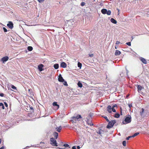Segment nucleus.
Returning <instances> with one entry per match:
<instances>
[{
	"label": "nucleus",
	"instance_id": "obj_1",
	"mask_svg": "<svg viewBox=\"0 0 149 149\" xmlns=\"http://www.w3.org/2000/svg\"><path fill=\"white\" fill-rule=\"evenodd\" d=\"M108 125L107 126V128L108 129H110L113 127L114 125L116 123V121L115 120H112L109 121Z\"/></svg>",
	"mask_w": 149,
	"mask_h": 149
},
{
	"label": "nucleus",
	"instance_id": "obj_2",
	"mask_svg": "<svg viewBox=\"0 0 149 149\" xmlns=\"http://www.w3.org/2000/svg\"><path fill=\"white\" fill-rule=\"evenodd\" d=\"M50 144L52 145L53 146H58L56 141L54 138L53 137L51 138L50 139Z\"/></svg>",
	"mask_w": 149,
	"mask_h": 149
},
{
	"label": "nucleus",
	"instance_id": "obj_3",
	"mask_svg": "<svg viewBox=\"0 0 149 149\" xmlns=\"http://www.w3.org/2000/svg\"><path fill=\"white\" fill-rule=\"evenodd\" d=\"M101 12L103 14H107L108 15H110L111 13L110 10H109L107 11V9L105 8L102 9Z\"/></svg>",
	"mask_w": 149,
	"mask_h": 149
},
{
	"label": "nucleus",
	"instance_id": "obj_4",
	"mask_svg": "<svg viewBox=\"0 0 149 149\" xmlns=\"http://www.w3.org/2000/svg\"><path fill=\"white\" fill-rule=\"evenodd\" d=\"M125 121L126 123H128L131 121V117L130 116H126L125 119Z\"/></svg>",
	"mask_w": 149,
	"mask_h": 149
},
{
	"label": "nucleus",
	"instance_id": "obj_5",
	"mask_svg": "<svg viewBox=\"0 0 149 149\" xmlns=\"http://www.w3.org/2000/svg\"><path fill=\"white\" fill-rule=\"evenodd\" d=\"M8 59L9 57L8 56H5L1 58V61L3 63H4L8 60Z\"/></svg>",
	"mask_w": 149,
	"mask_h": 149
},
{
	"label": "nucleus",
	"instance_id": "obj_6",
	"mask_svg": "<svg viewBox=\"0 0 149 149\" xmlns=\"http://www.w3.org/2000/svg\"><path fill=\"white\" fill-rule=\"evenodd\" d=\"M86 119L87 120L86 122L89 125H90V126H93V123H92V120L90 118H89L88 117L86 118Z\"/></svg>",
	"mask_w": 149,
	"mask_h": 149
},
{
	"label": "nucleus",
	"instance_id": "obj_7",
	"mask_svg": "<svg viewBox=\"0 0 149 149\" xmlns=\"http://www.w3.org/2000/svg\"><path fill=\"white\" fill-rule=\"evenodd\" d=\"M7 26L10 29H12L13 28V24L11 22H9L7 24Z\"/></svg>",
	"mask_w": 149,
	"mask_h": 149
},
{
	"label": "nucleus",
	"instance_id": "obj_8",
	"mask_svg": "<svg viewBox=\"0 0 149 149\" xmlns=\"http://www.w3.org/2000/svg\"><path fill=\"white\" fill-rule=\"evenodd\" d=\"M58 81L60 82H63L64 81V79H63L61 74H60L58 76Z\"/></svg>",
	"mask_w": 149,
	"mask_h": 149
},
{
	"label": "nucleus",
	"instance_id": "obj_9",
	"mask_svg": "<svg viewBox=\"0 0 149 149\" xmlns=\"http://www.w3.org/2000/svg\"><path fill=\"white\" fill-rule=\"evenodd\" d=\"M82 117L81 115H78L76 117H73L72 118L73 119V120H75L76 121V120L78 119L79 118H81Z\"/></svg>",
	"mask_w": 149,
	"mask_h": 149
},
{
	"label": "nucleus",
	"instance_id": "obj_10",
	"mask_svg": "<svg viewBox=\"0 0 149 149\" xmlns=\"http://www.w3.org/2000/svg\"><path fill=\"white\" fill-rule=\"evenodd\" d=\"M139 59L140 60V61L144 64H146L147 63V62L146 61V59L142 57H141L139 58Z\"/></svg>",
	"mask_w": 149,
	"mask_h": 149
},
{
	"label": "nucleus",
	"instance_id": "obj_11",
	"mask_svg": "<svg viewBox=\"0 0 149 149\" xmlns=\"http://www.w3.org/2000/svg\"><path fill=\"white\" fill-rule=\"evenodd\" d=\"M43 67V65L42 64H40L38 65V69L41 72L43 70L42 68Z\"/></svg>",
	"mask_w": 149,
	"mask_h": 149
},
{
	"label": "nucleus",
	"instance_id": "obj_12",
	"mask_svg": "<svg viewBox=\"0 0 149 149\" xmlns=\"http://www.w3.org/2000/svg\"><path fill=\"white\" fill-rule=\"evenodd\" d=\"M112 107L111 105H108L107 107V110L109 113H111Z\"/></svg>",
	"mask_w": 149,
	"mask_h": 149
},
{
	"label": "nucleus",
	"instance_id": "obj_13",
	"mask_svg": "<svg viewBox=\"0 0 149 149\" xmlns=\"http://www.w3.org/2000/svg\"><path fill=\"white\" fill-rule=\"evenodd\" d=\"M60 66L61 68H64L66 67L67 65L65 62H62L61 63Z\"/></svg>",
	"mask_w": 149,
	"mask_h": 149
},
{
	"label": "nucleus",
	"instance_id": "obj_14",
	"mask_svg": "<svg viewBox=\"0 0 149 149\" xmlns=\"http://www.w3.org/2000/svg\"><path fill=\"white\" fill-rule=\"evenodd\" d=\"M121 54V52L120 51L117 50L115 51L114 54L115 56H118L120 54Z\"/></svg>",
	"mask_w": 149,
	"mask_h": 149
},
{
	"label": "nucleus",
	"instance_id": "obj_15",
	"mask_svg": "<svg viewBox=\"0 0 149 149\" xmlns=\"http://www.w3.org/2000/svg\"><path fill=\"white\" fill-rule=\"evenodd\" d=\"M137 87L138 89V91L139 92V91H141L143 88L142 86L140 85H137Z\"/></svg>",
	"mask_w": 149,
	"mask_h": 149
},
{
	"label": "nucleus",
	"instance_id": "obj_16",
	"mask_svg": "<svg viewBox=\"0 0 149 149\" xmlns=\"http://www.w3.org/2000/svg\"><path fill=\"white\" fill-rule=\"evenodd\" d=\"M62 127L61 126H60L59 127H57L56 128V131L58 132H60L61 130L62 129Z\"/></svg>",
	"mask_w": 149,
	"mask_h": 149
},
{
	"label": "nucleus",
	"instance_id": "obj_17",
	"mask_svg": "<svg viewBox=\"0 0 149 149\" xmlns=\"http://www.w3.org/2000/svg\"><path fill=\"white\" fill-rule=\"evenodd\" d=\"M58 133L56 132H54L53 134L55 138L56 139H57L58 136Z\"/></svg>",
	"mask_w": 149,
	"mask_h": 149
},
{
	"label": "nucleus",
	"instance_id": "obj_18",
	"mask_svg": "<svg viewBox=\"0 0 149 149\" xmlns=\"http://www.w3.org/2000/svg\"><path fill=\"white\" fill-rule=\"evenodd\" d=\"M110 20L111 22L113 24H116L117 23L116 21L113 18H111Z\"/></svg>",
	"mask_w": 149,
	"mask_h": 149
},
{
	"label": "nucleus",
	"instance_id": "obj_19",
	"mask_svg": "<svg viewBox=\"0 0 149 149\" xmlns=\"http://www.w3.org/2000/svg\"><path fill=\"white\" fill-rule=\"evenodd\" d=\"M54 106H56L57 107L58 109L59 107V105L56 102H54L52 104Z\"/></svg>",
	"mask_w": 149,
	"mask_h": 149
},
{
	"label": "nucleus",
	"instance_id": "obj_20",
	"mask_svg": "<svg viewBox=\"0 0 149 149\" xmlns=\"http://www.w3.org/2000/svg\"><path fill=\"white\" fill-rule=\"evenodd\" d=\"M54 68L56 69H58L59 68V65L58 64L56 63L54 65Z\"/></svg>",
	"mask_w": 149,
	"mask_h": 149
},
{
	"label": "nucleus",
	"instance_id": "obj_21",
	"mask_svg": "<svg viewBox=\"0 0 149 149\" xmlns=\"http://www.w3.org/2000/svg\"><path fill=\"white\" fill-rule=\"evenodd\" d=\"M77 85L80 88H81L82 87V84L80 81L78 82Z\"/></svg>",
	"mask_w": 149,
	"mask_h": 149
},
{
	"label": "nucleus",
	"instance_id": "obj_22",
	"mask_svg": "<svg viewBox=\"0 0 149 149\" xmlns=\"http://www.w3.org/2000/svg\"><path fill=\"white\" fill-rule=\"evenodd\" d=\"M120 115L119 113H116L114 117L115 118H118L120 117Z\"/></svg>",
	"mask_w": 149,
	"mask_h": 149
},
{
	"label": "nucleus",
	"instance_id": "obj_23",
	"mask_svg": "<svg viewBox=\"0 0 149 149\" xmlns=\"http://www.w3.org/2000/svg\"><path fill=\"white\" fill-rule=\"evenodd\" d=\"M27 49L29 51H31L33 50V48L31 46H28L27 47Z\"/></svg>",
	"mask_w": 149,
	"mask_h": 149
},
{
	"label": "nucleus",
	"instance_id": "obj_24",
	"mask_svg": "<svg viewBox=\"0 0 149 149\" xmlns=\"http://www.w3.org/2000/svg\"><path fill=\"white\" fill-rule=\"evenodd\" d=\"M147 111H149V109L148 108V107H146V108H145V111H144V113H145L146 114H147L148 113H149L147 112Z\"/></svg>",
	"mask_w": 149,
	"mask_h": 149
},
{
	"label": "nucleus",
	"instance_id": "obj_25",
	"mask_svg": "<svg viewBox=\"0 0 149 149\" xmlns=\"http://www.w3.org/2000/svg\"><path fill=\"white\" fill-rule=\"evenodd\" d=\"M139 134V132H136L135 133H134V134H133L132 136V137H134L138 135V134Z\"/></svg>",
	"mask_w": 149,
	"mask_h": 149
},
{
	"label": "nucleus",
	"instance_id": "obj_26",
	"mask_svg": "<svg viewBox=\"0 0 149 149\" xmlns=\"http://www.w3.org/2000/svg\"><path fill=\"white\" fill-rule=\"evenodd\" d=\"M10 87L12 89L17 90V88L13 85H11Z\"/></svg>",
	"mask_w": 149,
	"mask_h": 149
},
{
	"label": "nucleus",
	"instance_id": "obj_27",
	"mask_svg": "<svg viewBox=\"0 0 149 149\" xmlns=\"http://www.w3.org/2000/svg\"><path fill=\"white\" fill-rule=\"evenodd\" d=\"M142 111L140 112V115L141 116L143 113H144L145 110L143 108H142L141 109Z\"/></svg>",
	"mask_w": 149,
	"mask_h": 149
},
{
	"label": "nucleus",
	"instance_id": "obj_28",
	"mask_svg": "<svg viewBox=\"0 0 149 149\" xmlns=\"http://www.w3.org/2000/svg\"><path fill=\"white\" fill-rule=\"evenodd\" d=\"M78 67L79 68H81L82 66V64L81 63H80L79 62H78Z\"/></svg>",
	"mask_w": 149,
	"mask_h": 149
},
{
	"label": "nucleus",
	"instance_id": "obj_29",
	"mask_svg": "<svg viewBox=\"0 0 149 149\" xmlns=\"http://www.w3.org/2000/svg\"><path fill=\"white\" fill-rule=\"evenodd\" d=\"M63 146L65 147H68L70 148V146L68 144H64L63 145Z\"/></svg>",
	"mask_w": 149,
	"mask_h": 149
},
{
	"label": "nucleus",
	"instance_id": "obj_30",
	"mask_svg": "<svg viewBox=\"0 0 149 149\" xmlns=\"http://www.w3.org/2000/svg\"><path fill=\"white\" fill-rule=\"evenodd\" d=\"M0 106L2 107L3 109H5L3 103L1 102L0 103Z\"/></svg>",
	"mask_w": 149,
	"mask_h": 149
},
{
	"label": "nucleus",
	"instance_id": "obj_31",
	"mask_svg": "<svg viewBox=\"0 0 149 149\" xmlns=\"http://www.w3.org/2000/svg\"><path fill=\"white\" fill-rule=\"evenodd\" d=\"M101 130H102L101 129H100L98 131V132H97V133L99 134L101 136Z\"/></svg>",
	"mask_w": 149,
	"mask_h": 149
},
{
	"label": "nucleus",
	"instance_id": "obj_32",
	"mask_svg": "<svg viewBox=\"0 0 149 149\" xmlns=\"http://www.w3.org/2000/svg\"><path fill=\"white\" fill-rule=\"evenodd\" d=\"M102 117H104L106 119V120L107 122H108L109 121L107 116H102Z\"/></svg>",
	"mask_w": 149,
	"mask_h": 149
},
{
	"label": "nucleus",
	"instance_id": "obj_33",
	"mask_svg": "<svg viewBox=\"0 0 149 149\" xmlns=\"http://www.w3.org/2000/svg\"><path fill=\"white\" fill-rule=\"evenodd\" d=\"M123 145L124 146H126V141H123Z\"/></svg>",
	"mask_w": 149,
	"mask_h": 149
},
{
	"label": "nucleus",
	"instance_id": "obj_34",
	"mask_svg": "<svg viewBox=\"0 0 149 149\" xmlns=\"http://www.w3.org/2000/svg\"><path fill=\"white\" fill-rule=\"evenodd\" d=\"M63 84L64 85H65V86H68V84H67V82H66V81H65V80H64V81L63 82Z\"/></svg>",
	"mask_w": 149,
	"mask_h": 149
},
{
	"label": "nucleus",
	"instance_id": "obj_35",
	"mask_svg": "<svg viewBox=\"0 0 149 149\" xmlns=\"http://www.w3.org/2000/svg\"><path fill=\"white\" fill-rule=\"evenodd\" d=\"M85 3L84 2H82L81 3V5L82 6H84L85 4Z\"/></svg>",
	"mask_w": 149,
	"mask_h": 149
},
{
	"label": "nucleus",
	"instance_id": "obj_36",
	"mask_svg": "<svg viewBox=\"0 0 149 149\" xmlns=\"http://www.w3.org/2000/svg\"><path fill=\"white\" fill-rule=\"evenodd\" d=\"M132 137V136H129L126 138V139L127 140H129L130 138Z\"/></svg>",
	"mask_w": 149,
	"mask_h": 149
},
{
	"label": "nucleus",
	"instance_id": "obj_37",
	"mask_svg": "<svg viewBox=\"0 0 149 149\" xmlns=\"http://www.w3.org/2000/svg\"><path fill=\"white\" fill-rule=\"evenodd\" d=\"M126 44L129 46H130L131 45V43L130 42H127Z\"/></svg>",
	"mask_w": 149,
	"mask_h": 149
},
{
	"label": "nucleus",
	"instance_id": "obj_38",
	"mask_svg": "<svg viewBox=\"0 0 149 149\" xmlns=\"http://www.w3.org/2000/svg\"><path fill=\"white\" fill-rule=\"evenodd\" d=\"M3 30L5 32H6L7 31V29L5 27H3Z\"/></svg>",
	"mask_w": 149,
	"mask_h": 149
},
{
	"label": "nucleus",
	"instance_id": "obj_39",
	"mask_svg": "<svg viewBox=\"0 0 149 149\" xmlns=\"http://www.w3.org/2000/svg\"><path fill=\"white\" fill-rule=\"evenodd\" d=\"M111 110H112V111L113 112H116V110L114 109V108L112 107Z\"/></svg>",
	"mask_w": 149,
	"mask_h": 149
},
{
	"label": "nucleus",
	"instance_id": "obj_40",
	"mask_svg": "<svg viewBox=\"0 0 149 149\" xmlns=\"http://www.w3.org/2000/svg\"><path fill=\"white\" fill-rule=\"evenodd\" d=\"M93 56L94 54H89V56L90 57H92Z\"/></svg>",
	"mask_w": 149,
	"mask_h": 149
},
{
	"label": "nucleus",
	"instance_id": "obj_41",
	"mask_svg": "<svg viewBox=\"0 0 149 149\" xmlns=\"http://www.w3.org/2000/svg\"><path fill=\"white\" fill-rule=\"evenodd\" d=\"M4 105H5V106L6 107H8V104L6 102H4Z\"/></svg>",
	"mask_w": 149,
	"mask_h": 149
},
{
	"label": "nucleus",
	"instance_id": "obj_42",
	"mask_svg": "<svg viewBox=\"0 0 149 149\" xmlns=\"http://www.w3.org/2000/svg\"><path fill=\"white\" fill-rule=\"evenodd\" d=\"M40 3H42L45 0H38Z\"/></svg>",
	"mask_w": 149,
	"mask_h": 149
},
{
	"label": "nucleus",
	"instance_id": "obj_43",
	"mask_svg": "<svg viewBox=\"0 0 149 149\" xmlns=\"http://www.w3.org/2000/svg\"><path fill=\"white\" fill-rule=\"evenodd\" d=\"M120 43V42L119 41H116V45H118V44H119Z\"/></svg>",
	"mask_w": 149,
	"mask_h": 149
},
{
	"label": "nucleus",
	"instance_id": "obj_44",
	"mask_svg": "<svg viewBox=\"0 0 149 149\" xmlns=\"http://www.w3.org/2000/svg\"><path fill=\"white\" fill-rule=\"evenodd\" d=\"M4 94L3 93H0V96L1 97H3L4 96Z\"/></svg>",
	"mask_w": 149,
	"mask_h": 149
},
{
	"label": "nucleus",
	"instance_id": "obj_45",
	"mask_svg": "<svg viewBox=\"0 0 149 149\" xmlns=\"http://www.w3.org/2000/svg\"><path fill=\"white\" fill-rule=\"evenodd\" d=\"M117 105L116 104H115L114 105H113L112 107L114 108L115 107H117Z\"/></svg>",
	"mask_w": 149,
	"mask_h": 149
},
{
	"label": "nucleus",
	"instance_id": "obj_46",
	"mask_svg": "<svg viewBox=\"0 0 149 149\" xmlns=\"http://www.w3.org/2000/svg\"><path fill=\"white\" fill-rule=\"evenodd\" d=\"M72 149H77L76 148V146H73L72 147Z\"/></svg>",
	"mask_w": 149,
	"mask_h": 149
},
{
	"label": "nucleus",
	"instance_id": "obj_47",
	"mask_svg": "<svg viewBox=\"0 0 149 149\" xmlns=\"http://www.w3.org/2000/svg\"><path fill=\"white\" fill-rule=\"evenodd\" d=\"M30 109H31V110H32L33 111V107H30Z\"/></svg>",
	"mask_w": 149,
	"mask_h": 149
},
{
	"label": "nucleus",
	"instance_id": "obj_48",
	"mask_svg": "<svg viewBox=\"0 0 149 149\" xmlns=\"http://www.w3.org/2000/svg\"><path fill=\"white\" fill-rule=\"evenodd\" d=\"M120 114L121 115H122V109L121 108H120Z\"/></svg>",
	"mask_w": 149,
	"mask_h": 149
},
{
	"label": "nucleus",
	"instance_id": "obj_49",
	"mask_svg": "<svg viewBox=\"0 0 149 149\" xmlns=\"http://www.w3.org/2000/svg\"><path fill=\"white\" fill-rule=\"evenodd\" d=\"M89 116V117H90V118H91V117H92V116H93V114H92L91 113H90V114Z\"/></svg>",
	"mask_w": 149,
	"mask_h": 149
},
{
	"label": "nucleus",
	"instance_id": "obj_50",
	"mask_svg": "<svg viewBox=\"0 0 149 149\" xmlns=\"http://www.w3.org/2000/svg\"><path fill=\"white\" fill-rule=\"evenodd\" d=\"M77 149H79L80 148V147L79 146H77Z\"/></svg>",
	"mask_w": 149,
	"mask_h": 149
},
{
	"label": "nucleus",
	"instance_id": "obj_51",
	"mask_svg": "<svg viewBox=\"0 0 149 149\" xmlns=\"http://www.w3.org/2000/svg\"><path fill=\"white\" fill-rule=\"evenodd\" d=\"M129 107L130 108L131 107H132V105L131 104H129Z\"/></svg>",
	"mask_w": 149,
	"mask_h": 149
},
{
	"label": "nucleus",
	"instance_id": "obj_52",
	"mask_svg": "<svg viewBox=\"0 0 149 149\" xmlns=\"http://www.w3.org/2000/svg\"><path fill=\"white\" fill-rule=\"evenodd\" d=\"M100 5L101 6H102L103 5V4L102 3H101L100 4Z\"/></svg>",
	"mask_w": 149,
	"mask_h": 149
},
{
	"label": "nucleus",
	"instance_id": "obj_53",
	"mask_svg": "<svg viewBox=\"0 0 149 149\" xmlns=\"http://www.w3.org/2000/svg\"><path fill=\"white\" fill-rule=\"evenodd\" d=\"M4 149V147L2 146L1 148H0V149Z\"/></svg>",
	"mask_w": 149,
	"mask_h": 149
},
{
	"label": "nucleus",
	"instance_id": "obj_54",
	"mask_svg": "<svg viewBox=\"0 0 149 149\" xmlns=\"http://www.w3.org/2000/svg\"><path fill=\"white\" fill-rule=\"evenodd\" d=\"M57 148H59V149H64L65 148H60L59 147H58Z\"/></svg>",
	"mask_w": 149,
	"mask_h": 149
},
{
	"label": "nucleus",
	"instance_id": "obj_55",
	"mask_svg": "<svg viewBox=\"0 0 149 149\" xmlns=\"http://www.w3.org/2000/svg\"><path fill=\"white\" fill-rule=\"evenodd\" d=\"M32 146L33 147H36V145H33Z\"/></svg>",
	"mask_w": 149,
	"mask_h": 149
},
{
	"label": "nucleus",
	"instance_id": "obj_56",
	"mask_svg": "<svg viewBox=\"0 0 149 149\" xmlns=\"http://www.w3.org/2000/svg\"><path fill=\"white\" fill-rule=\"evenodd\" d=\"M148 109H149V111H147V112H148V113H149V107H148Z\"/></svg>",
	"mask_w": 149,
	"mask_h": 149
},
{
	"label": "nucleus",
	"instance_id": "obj_57",
	"mask_svg": "<svg viewBox=\"0 0 149 149\" xmlns=\"http://www.w3.org/2000/svg\"><path fill=\"white\" fill-rule=\"evenodd\" d=\"M126 70L127 71V73L128 72V70L127 69H126Z\"/></svg>",
	"mask_w": 149,
	"mask_h": 149
},
{
	"label": "nucleus",
	"instance_id": "obj_58",
	"mask_svg": "<svg viewBox=\"0 0 149 149\" xmlns=\"http://www.w3.org/2000/svg\"><path fill=\"white\" fill-rule=\"evenodd\" d=\"M117 10H118V12H119V9H117Z\"/></svg>",
	"mask_w": 149,
	"mask_h": 149
},
{
	"label": "nucleus",
	"instance_id": "obj_59",
	"mask_svg": "<svg viewBox=\"0 0 149 149\" xmlns=\"http://www.w3.org/2000/svg\"><path fill=\"white\" fill-rule=\"evenodd\" d=\"M1 139H0V144L1 143Z\"/></svg>",
	"mask_w": 149,
	"mask_h": 149
},
{
	"label": "nucleus",
	"instance_id": "obj_60",
	"mask_svg": "<svg viewBox=\"0 0 149 149\" xmlns=\"http://www.w3.org/2000/svg\"><path fill=\"white\" fill-rule=\"evenodd\" d=\"M44 143L43 142H41L40 143Z\"/></svg>",
	"mask_w": 149,
	"mask_h": 149
},
{
	"label": "nucleus",
	"instance_id": "obj_61",
	"mask_svg": "<svg viewBox=\"0 0 149 149\" xmlns=\"http://www.w3.org/2000/svg\"><path fill=\"white\" fill-rule=\"evenodd\" d=\"M117 47H115V49H117Z\"/></svg>",
	"mask_w": 149,
	"mask_h": 149
},
{
	"label": "nucleus",
	"instance_id": "obj_62",
	"mask_svg": "<svg viewBox=\"0 0 149 149\" xmlns=\"http://www.w3.org/2000/svg\"><path fill=\"white\" fill-rule=\"evenodd\" d=\"M27 147H29V146H27Z\"/></svg>",
	"mask_w": 149,
	"mask_h": 149
}]
</instances>
